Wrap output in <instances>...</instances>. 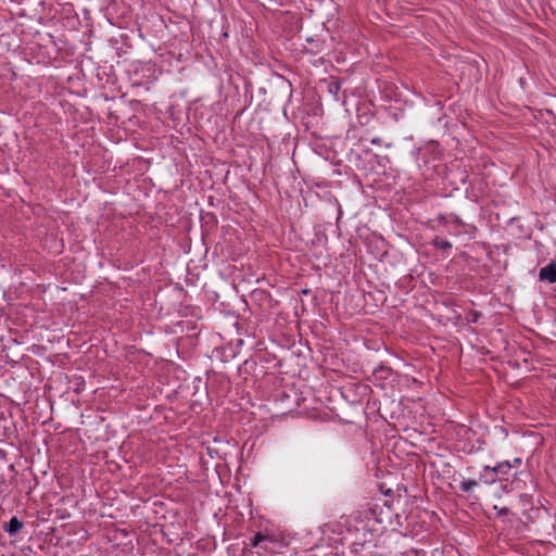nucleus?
Instances as JSON below:
<instances>
[{
	"label": "nucleus",
	"instance_id": "1",
	"mask_svg": "<svg viewBox=\"0 0 556 556\" xmlns=\"http://www.w3.org/2000/svg\"><path fill=\"white\" fill-rule=\"evenodd\" d=\"M540 280L547 281L549 283L556 282V263L551 262L547 266L542 267L539 273Z\"/></svg>",
	"mask_w": 556,
	"mask_h": 556
},
{
	"label": "nucleus",
	"instance_id": "2",
	"mask_svg": "<svg viewBox=\"0 0 556 556\" xmlns=\"http://www.w3.org/2000/svg\"><path fill=\"white\" fill-rule=\"evenodd\" d=\"M23 527L24 523L21 520H18L17 517H12L10 521L3 526V529L10 535H15Z\"/></svg>",
	"mask_w": 556,
	"mask_h": 556
},
{
	"label": "nucleus",
	"instance_id": "3",
	"mask_svg": "<svg viewBox=\"0 0 556 556\" xmlns=\"http://www.w3.org/2000/svg\"><path fill=\"white\" fill-rule=\"evenodd\" d=\"M510 468H511V465L509 464V462H503L493 468L485 467L484 470L485 471L491 470L493 473H497V472L507 473Z\"/></svg>",
	"mask_w": 556,
	"mask_h": 556
},
{
	"label": "nucleus",
	"instance_id": "4",
	"mask_svg": "<svg viewBox=\"0 0 556 556\" xmlns=\"http://www.w3.org/2000/svg\"><path fill=\"white\" fill-rule=\"evenodd\" d=\"M265 541H268V542H273V540L268 536V535H265L261 532H257L253 540H252V546L256 547L258 546L262 542H265Z\"/></svg>",
	"mask_w": 556,
	"mask_h": 556
},
{
	"label": "nucleus",
	"instance_id": "5",
	"mask_svg": "<svg viewBox=\"0 0 556 556\" xmlns=\"http://www.w3.org/2000/svg\"><path fill=\"white\" fill-rule=\"evenodd\" d=\"M477 480H463L460 483V490L463 492H469L473 486L478 485Z\"/></svg>",
	"mask_w": 556,
	"mask_h": 556
},
{
	"label": "nucleus",
	"instance_id": "6",
	"mask_svg": "<svg viewBox=\"0 0 556 556\" xmlns=\"http://www.w3.org/2000/svg\"><path fill=\"white\" fill-rule=\"evenodd\" d=\"M494 510H496V515L497 516H506L509 514V509L507 507H498V506H494L493 507Z\"/></svg>",
	"mask_w": 556,
	"mask_h": 556
},
{
	"label": "nucleus",
	"instance_id": "7",
	"mask_svg": "<svg viewBox=\"0 0 556 556\" xmlns=\"http://www.w3.org/2000/svg\"><path fill=\"white\" fill-rule=\"evenodd\" d=\"M435 244L438 247H440L441 249L443 250H446V249H450L452 247L451 242L446 241V240H442V241H439L438 239L435 240Z\"/></svg>",
	"mask_w": 556,
	"mask_h": 556
},
{
	"label": "nucleus",
	"instance_id": "8",
	"mask_svg": "<svg viewBox=\"0 0 556 556\" xmlns=\"http://www.w3.org/2000/svg\"><path fill=\"white\" fill-rule=\"evenodd\" d=\"M340 89V84L339 83H333L329 86V91L332 92V93H337Z\"/></svg>",
	"mask_w": 556,
	"mask_h": 556
},
{
	"label": "nucleus",
	"instance_id": "9",
	"mask_svg": "<svg viewBox=\"0 0 556 556\" xmlns=\"http://www.w3.org/2000/svg\"><path fill=\"white\" fill-rule=\"evenodd\" d=\"M379 139H372V143H378Z\"/></svg>",
	"mask_w": 556,
	"mask_h": 556
},
{
	"label": "nucleus",
	"instance_id": "10",
	"mask_svg": "<svg viewBox=\"0 0 556 556\" xmlns=\"http://www.w3.org/2000/svg\"><path fill=\"white\" fill-rule=\"evenodd\" d=\"M264 551H268V547L266 545L262 546Z\"/></svg>",
	"mask_w": 556,
	"mask_h": 556
}]
</instances>
